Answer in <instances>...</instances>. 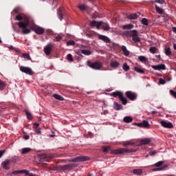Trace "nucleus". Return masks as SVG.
Returning a JSON list of instances; mask_svg holds the SVG:
<instances>
[{"mask_svg": "<svg viewBox=\"0 0 176 176\" xmlns=\"http://www.w3.org/2000/svg\"><path fill=\"white\" fill-rule=\"evenodd\" d=\"M134 69L136 72H138L139 74H144V70L140 67H135Z\"/></svg>", "mask_w": 176, "mask_h": 176, "instance_id": "obj_38", "label": "nucleus"}, {"mask_svg": "<svg viewBox=\"0 0 176 176\" xmlns=\"http://www.w3.org/2000/svg\"><path fill=\"white\" fill-rule=\"evenodd\" d=\"M64 13V9L63 8H60L58 9L57 14L59 20L63 21V14Z\"/></svg>", "mask_w": 176, "mask_h": 176, "instance_id": "obj_17", "label": "nucleus"}, {"mask_svg": "<svg viewBox=\"0 0 176 176\" xmlns=\"http://www.w3.org/2000/svg\"><path fill=\"white\" fill-rule=\"evenodd\" d=\"M128 19L129 20H136V19H138V15H137L136 14H131L128 16Z\"/></svg>", "mask_w": 176, "mask_h": 176, "instance_id": "obj_29", "label": "nucleus"}, {"mask_svg": "<svg viewBox=\"0 0 176 176\" xmlns=\"http://www.w3.org/2000/svg\"><path fill=\"white\" fill-rule=\"evenodd\" d=\"M21 57L26 58V60H31V56H30V54H23Z\"/></svg>", "mask_w": 176, "mask_h": 176, "instance_id": "obj_43", "label": "nucleus"}, {"mask_svg": "<svg viewBox=\"0 0 176 176\" xmlns=\"http://www.w3.org/2000/svg\"><path fill=\"white\" fill-rule=\"evenodd\" d=\"M23 138H24V140H29L30 139V135H24Z\"/></svg>", "mask_w": 176, "mask_h": 176, "instance_id": "obj_59", "label": "nucleus"}, {"mask_svg": "<svg viewBox=\"0 0 176 176\" xmlns=\"http://www.w3.org/2000/svg\"><path fill=\"white\" fill-rule=\"evenodd\" d=\"M20 174V170H14L12 172L11 175H17Z\"/></svg>", "mask_w": 176, "mask_h": 176, "instance_id": "obj_51", "label": "nucleus"}, {"mask_svg": "<svg viewBox=\"0 0 176 176\" xmlns=\"http://www.w3.org/2000/svg\"><path fill=\"white\" fill-rule=\"evenodd\" d=\"M81 53L82 54H85V56H90V54H91V52L89 50H81Z\"/></svg>", "mask_w": 176, "mask_h": 176, "instance_id": "obj_34", "label": "nucleus"}, {"mask_svg": "<svg viewBox=\"0 0 176 176\" xmlns=\"http://www.w3.org/2000/svg\"><path fill=\"white\" fill-rule=\"evenodd\" d=\"M160 124L162 126V127H164L165 129H173L174 127L173 123L167 122L166 121L164 120H162L160 122Z\"/></svg>", "mask_w": 176, "mask_h": 176, "instance_id": "obj_11", "label": "nucleus"}, {"mask_svg": "<svg viewBox=\"0 0 176 176\" xmlns=\"http://www.w3.org/2000/svg\"><path fill=\"white\" fill-rule=\"evenodd\" d=\"M142 124L143 127H145L146 129H149V127L151 126V124L146 120H143L142 122Z\"/></svg>", "mask_w": 176, "mask_h": 176, "instance_id": "obj_28", "label": "nucleus"}, {"mask_svg": "<svg viewBox=\"0 0 176 176\" xmlns=\"http://www.w3.org/2000/svg\"><path fill=\"white\" fill-rule=\"evenodd\" d=\"M165 54H166V56H171V49H170V47H166Z\"/></svg>", "mask_w": 176, "mask_h": 176, "instance_id": "obj_37", "label": "nucleus"}, {"mask_svg": "<svg viewBox=\"0 0 176 176\" xmlns=\"http://www.w3.org/2000/svg\"><path fill=\"white\" fill-rule=\"evenodd\" d=\"M3 87H5V82L0 80V90H3Z\"/></svg>", "mask_w": 176, "mask_h": 176, "instance_id": "obj_50", "label": "nucleus"}, {"mask_svg": "<svg viewBox=\"0 0 176 176\" xmlns=\"http://www.w3.org/2000/svg\"><path fill=\"white\" fill-rule=\"evenodd\" d=\"M142 24H143L144 25H148V19L146 18H143L142 19Z\"/></svg>", "mask_w": 176, "mask_h": 176, "instance_id": "obj_44", "label": "nucleus"}, {"mask_svg": "<svg viewBox=\"0 0 176 176\" xmlns=\"http://www.w3.org/2000/svg\"><path fill=\"white\" fill-rule=\"evenodd\" d=\"M102 25L104 31H109V30H111V28H109V25L108 23H103L102 22V25Z\"/></svg>", "mask_w": 176, "mask_h": 176, "instance_id": "obj_22", "label": "nucleus"}, {"mask_svg": "<svg viewBox=\"0 0 176 176\" xmlns=\"http://www.w3.org/2000/svg\"><path fill=\"white\" fill-rule=\"evenodd\" d=\"M34 127H38L39 126V124L38 123H34Z\"/></svg>", "mask_w": 176, "mask_h": 176, "instance_id": "obj_63", "label": "nucleus"}, {"mask_svg": "<svg viewBox=\"0 0 176 176\" xmlns=\"http://www.w3.org/2000/svg\"><path fill=\"white\" fill-rule=\"evenodd\" d=\"M170 94H171V96H173V97H174V98H176V91L170 89Z\"/></svg>", "mask_w": 176, "mask_h": 176, "instance_id": "obj_49", "label": "nucleus"}, {"mask_svg": "<svg viewBox=\"0 0 176 176\" xmlns=\"http://www.w3.org/2000/svg\"><path fill=\"white\" fill-rule=\"evenodd\" d=\"M36 134H41V129H35Z\"/></svg>", "mask_w": 176, "mask_h": 176, "instance_id": "obj_58", "label": "nucleus"}, {"mask_svg": "<svg viewBox=\"0 0 176 176\" xmlns=\"http://www.w3.org/2000/svg\"><path fill=\"white\" fill-rule=\"evenodd\" d=\"M52 45H46L44 47V53H45L46 56H49L52 53Z\"/></svg>", "mask_w": 176, "mask_h": 176, "instance_id": "obj_16", "label": "nucleus"}, {"mask_svg": "<svg viewBox=\"0 0 176 176\" xmlns=\"http://www.w3.org/2000/svg\"><path fill=\"white\" fill-rule=\"evenodd\" d=\"M29 27L32 31H34L37 35H43L45 34V29L43 28H41V26H38L32 22V23H30Z\"/></svg>", "mask_w": 176, "mask_h": 176, "instance_id": "obj_3", "label": "nucleus"}, {"mask_svg": "<svg viewBox=\"0 0 176 176\" xmlns=\"http://www.w3.org/2000/svg\"><path fill=\"white\" fill-rule=\"evenodd\" d=\"M151 67L153 69H155V71H161V69L164 70L166 69V65L161 64L157 65H152Z\"/></svg>", "mask_w": 176, "mask_h": 176, "instance_id": "obj_14", "label": "nucleus"}, {"mask_svg": "<svg viewBox=\"0 0 176 176\" xmlns=\"http://www.w3.org/2000/svg\"><path fill=\"white\" fill-rule=\"evenodd\" d=\"M155 10L159 14H163L164 13V10L163 8H161L160 7L155 5Z\"/></svg>", "mask_w": 176, "mask_h": 176, "instance_id": "obj_25", "label": "nucleus"}, {"mask_svg": "<svg viewBox=\"0 0 176 176\" xmlns=\"http://www.w3.org/2000/svg\"><path fill=\"white\" fill-rule=\"evenodd\" d=\"M54 98L56 100H58L59 101H64V98L63 96L58 95V94H54L53 95Z\"/></svg>", "mask_w": 176, "mask_h": 176, "instance_id": "obj_31", "label": "nucleus"}, {"mask_svg": "<svg viewBox=\"0 0 176 176\" xmlns=\"http://www.w3.org/2000/svg\"><path fill=\"white\" fill-rule=\"evenodd\" d=\"M78 9L81 10L82 12L86 10V12H89V10L90 9L89 6L84 5V4H79L78 6Z\"/></svg>", "mask_w": 176, "mask_h": 176, "instance_id": "obj_18", "label": "nucleus"}, {"mask_svg": "<svg viewBox=\"0 0 176 176\" xmlns=\"http://www.w3.org/2000/svg\"><path fill=\"white\" fill-rule=\"evenodd\" d=\"M110 67L112 68H118V67H119V63H118V61H113L110 63Z\"/></svg>", "mask_w": 176, "mask_h": 176, "instance_id": "obj_30", "label": "nucleus"}, {"mask_svg": "<svg viewBox=\"0 0 176 176\" xmlns=\"http://www.w3.org/2000/svg\"><path fill=\"white\" fill-rule=\"evenodd\" d=\"M10 50H14L16 53H19L20 50H19L17 48L14 47L12 45H10L8 47Z\"/></svg>", "mask_w": 176, "mask_h": 176, "instance_id": "obj_40", "label": "nucleus"}, {"mask_svg": "<svg viewBox=\"0 0 176 176\" xmlns=\"http://www.w3.org/2000/svg\"><path fill=\"white\" fill-rule=\"evenodd\" d=\"M137 152L136 150L127 148H118L112 151L113 155H123L124 153H133Z\"/></svg>", "mask_w": 176, "mask_h": 176, "instance_id": "obj_4", "label": "nucleus"}, {"mask_svg": "<svg viewBox=\"0 0 176 176\" xmlns=\"http://www.w3.org/2000/svg\"><path fill=\"white\" fill-rule=\"evenodd\" d=\"M20 174H25V175H30V171L28 170L23 169L20 170Z\"/></svg>", "mask_w": 176, "mask_h": 176, "instance_id": "obj_39", "label": "nucleus"}, {"mask_svg": "<svg viewBox=\"0 0 176 176\" xmlns=\"http://www.w3.org/2000/svg\"><path fill=\"white\" fill-rule=\"evenodd\" d=\"M87 160H89V157H85V156H80L77 158H74L73 160H64L65 163H67L68 162H87Z\"/></svg>", "mask_w": 176, "mask_h": 176, "instance_id": "obj_8", "label": "nucleus"}, {"mask_svg": "<svg viewBox=\"0 0 176 176\" xmlns=\"http://www.w3.org/2000/svg\"><path fill=\"white\" fill-rule=\"evenodd\" d=\"M159 82H160V85H165L166 80H164L163 78H160Z\"/></svg>", "mask_w": 176, "mask_h": 176, "instance_id": "obj_52", "label": "nucleus"}, {"mask_svg": "<svg viewBox=\"0 0 176 176\" xmlns=\"http://www.w3.org/2000/svg\"><path fill=\"white\" fill-rule=\"evenodd\" d=\"M20 159V157H19L18 156H13L12 157V163H16V162H17V160H19Z\"/></svg>", "mask_w": 176, "mask_h": 176, "instance_id": "obj_46", "label": "nucleus"}, {"mask_svg": "<svg viewBox=\"0 0 176 176\" xmlns=\"http://www.w3.org/2000/svg\"><path fill=\"white\" fill-rule=\"evenodd\" d=\"M150 142H151V139L144 138L140 141V145H148V144H149Z\"/></svg>", "mask_w": 176, "mask_h": 176, "instance_id": "obj_20", "label": "nucleus"}, {"mask_svg": "<svg viewBox=\"0 0 176 176\" xmlns=\"http://www.w3.org/2000/svg\"><path fill=\"white\" fill-rule=\"evenodd\" d=\"M76 167H78V164L76 163H72L66 165L58 166L57 168L58 170L65 171L67 170H72V168H75Z\"/></svg>", "mask_w": 176, "mask_h": 176, "instance_id": "obj_6", "label": "nucleus"}, {"mask_svg": "<svg viewBox=\"0 0 176 176\" xmlns=\"http://www.w3.org/2000/svg\"><path fill=\"white\" fill-rule=\"evenodd\" d=\"M90 25L91 27H96L97 28V30H100V27H101V25H102V21H91L90 22Z\"/></svg>", "mask_w": 176, "mask_h": 176, "instance_id": "obj_12", "label": "nucleus"}, {"mask_svg": "<svg viewBox=\"0 0 176 176\" xmlns=\"http://www.w3.org/2000/svg\"><path fill=\"white\" fill-rule=\"evenodd\" d=\"M88 65L89 67H90V68H92V69L100 70L101 69V68H102V63L98 61H96L92 63H89Z\"/></svg>", "mask_w": 176, "mask_h": 176, "instance_id": "obj_7", "label": "nucleus"}, {"mask_svg": "<svg viewBox=\"0 0 176 176\" xmlns=\"http://www.w3.org/2000/svg\"><path fill=\"white\" fill-rule=\"evenodd\" d=\"M5 153V150H1L0 151V159L3 156V154Z\"/></svg>", "mask_w": 176, "mask_h": 176, "instance_id": "obj_56", "label": "nucleus"}, {"mask_svg": "<svg viewBox=\"0 0 176 176\" xmlns=\"http://www.w3.org/2000/svg\"><path fill=\"white\" fill-rule=\"evenodd\" d=\"M122 108H123V106H122V104H120L118 102H114V109L116 111H119V109H122Z\"/></svg>", "mask_w": 176, "mask_h": 176, "instance_id": "obj_27", "label": "nucleus"}, {"mask_svg": "<svg viewBox=\"0 0 176 176\" xmlns=\"http://www.w3.org/2000/svg\"><path fill=\"white\" fill-rule=\"evenodd\" d=\"M111 96H113V97H119V99L120 100L123 105H126L127 104V99L124 98V96L123 95V93H122V91H116L115 92H113L111 94Z\"/></svg>", "mask_w": 176, "mask_h": 176, "instance_id": "obj_5", "label": "nucleus"}, {"mask_svg": "<svg viewBox=\"0 0 176 176\" xmlns=\"http://www.w3.org/2000/svg\"><path fill=\"white\" fill-rule=\"evenodd\" d=\"M122 68L124 69V71H129V69H130V67L127 65V63H124Z\"/></svg>", "mask_w": 176, "mask_h": 176, "instance_id": "obj_41", "label": "nucleus"}, {"mask_svg": "<svg viewBox=\"0 0 176 176\" xmlns=\"http://www.w3.org/2000/svg\"><path fill=\"white\" fill-rule=\"evenodd\" d=\"M166 167H167V166H164L160 167V168H153V171H162V170H164V168H166Z\"/></svg>", "mask_w": 176, "mask_h": 176, "instance_id": "obj_42", "label": "nucleus"}, {"mask_svg": "<svg viewBox=\"0 0 176 176\" xmlns=\"http://www.w3.org/2000/svg\"><path fill=\"white\" fill-rule=\"evenodd\" d=\"M67 45H75V41L74 40H70L67 43Z\"/></svg>", "mask_w": 176, "mask_h": 176, "instance_id": "obj_53", "label": "nucleus"}, {"mask_svg": "<svg viewBox=\"0 0 176 176\" xmlns=\"http://www.w3.org/2000/svg\"><path fill=\"white\" fill-rule=\"evenodd\" d=\"M164 162L160 161L155 164V167H160V166H162L164 164Z\"/></svg>", "mask_w": 176, "mask_h": 176, "instance_id": "obj_45", "label": "nucleus"}, {"mask_svg": "<svg viewBox=\"0 0 176 176\" xmlns=\"http://www.w3.org/2000/svg\"><path fill=\"white\" fill-rule=\"evenodd\" d=\"M129 145H134V143L129 141L123 143V146H129Z\"/></svg>", "mask_w": 176, "mask_h": 176, "instance_id": "obj_47", "label": "nucleus"}, {"mask_svg": "<svg viewBox=\"0 0 176 176\" xmlns=\"http://www.w3.org/2000/svg\"><path fill=\"white\" fill-rule=\"evenodd\" d=\"M149 52H151L153 54L157 52V48L156 47H151L149 48Z\"/></svg>", "mask_w": 176, "mask_h": 176, "instance_id": "obj_36", "label": "nucleus"}, {"mask_svg": "<svg viewBox=\"0 0 176 176\" xmlns=\"http://www.w3.org/2000/svg\"><path fill=\"white\" fill-rule=\"evenodd\" d=\"M109 149V147H102L103 152H108V150Z\"/></svg>", "mask_w": 176, "mask_h": 176, "instance_id": "obj_57", "label": "nucleus"}, {"mask_svg": "<svg viewBox=\"0 0 176 176\" xmlns=\"http://www.w3.org/2000/svg\"><path fill=\"white\" fill-rule=\"evenodd\" d=\"M25 113L27 116V119H28L29 120H31L32 119V114H31L30 111H28V110H25Z\"/></svg>", "mask_w": 176, "mask_h": 176, "instance_id": "obj_32", "label": "nucleus"}, {"mask_svg": "<svg viewBox=\"0 0 176 176\" xmlns=\"http://www.w3.org/2000/svg\"><path fill=\"white\" fill-rule=\"evenodd\" d=\"M172 31H173L175 34H176V27H173V28H172Z\"/></svg>", "mask_w": 176, "mask_h": 176, "instance_id": "obj_62", "label": "nucleus"}, {"mask_svg": "<svg viewBox=\"0 0 176 176\" xmlns=\"http://www.w3.org/2000/svg\"><path fill=\"white\" fill-rule=\"evenodd\" d=\"M123 30H131L132 28H134V25L129 23L127 25H124L122 27Z\"/></svg>", "mask_w": 176, "mask_h": 176, "instance_id": "obj_23", "label": "nucleus"}, {"mask_svg": "<svg viewBox=\"0 0 176 176\" xmlns=\"http://www.w3.org/2000/svg\"><path fill=\"white\" fill-rule=\"evenodd\" d=\"M123 121L124 123H131V122H133V118L130 116H126L124 118Z\"/></svg>", "mask_w": 176, "mask_h": 176, "instance_id": "obj_24", "label": "nucleus"}, {"mask_svg": "<svg viewBox=\"0 0 176 176\" xmlns=\"http://www.w3.org/2000/svg\"><path fill=\"white\" fill-rule=\"evenodd\" d=\"M133 173L135 175H141V174H142V170H141V169H134L133 170Z\"/></svg>", "mask_w": 176, "mask_h": 176, "instance_id": "obj_33", "label": "nucleus"}, {"mask_svg": "<svg viewBox=\"0 0 176 176\" xmlns=\"http://www.w3.org/2000/svg\"><path fill=\"white\" fill-rule=\"evenodd\" d=\"M122 50L124 56H129V54H130V52H129V50H127V47H126V46L122 45Z\"/></svg>", "mask_w": 176, "mask_h": 176, "instance_id": "obj_26", "label": "nucleus"}, {"mask_svg": "<svg viewBox=\"0 0 176 176\" xmlns=\"http://www.w3.org/2000/svg\"><path fill=\"white\" fill-rule=\"evenodd\" d=\"M19 8H16L14 9V13H19Z\"/></svg>", "mask_w": 176, "mask_h": 176, "instance_id": "obj_60", "label": "nucleus"}, {"mask_svg": "<svg viewBox=\"0 0 176 176\" xmlns=\"http://www.w3.org/2000/svg\"><path fill=\"white\" fill-rule=\"evenodd\" d=\"M16 20L20 21L16 23V24L18 25L19 28L21 30L22 34L27 35V34H30L31 32V29L28 28L31 23L28 17L24 14H19L16 16Z\"/></svg>", "mask_w": 176, "mask_h": 176, "instance_id": "obj_1", "label": "nucleus"}, {"mask_svg": "<svg viewBox=\"0 0 176 176\" xmlns=\"http://www.w3.org/2000/svg\"><path fill=\"white\" fill-rule=\"evenodd\" d=\"M149 155L150 156H153L156 155V151H150Z\"/></svg>", "mask_w": 176, "mask_h": 176, "instance_id": "obj_55", "label": "nucleus"}, {"mask_svg": "<svg viewBox=\"0 0 176 176\" xmlns=\"http://www.w3.org/2000/svg\"><path fill=\"white\" fill-rule=\"evenodd\" d=\"M99 39L100 41H103V42H105V43H111V39L108 38V36H104V35H99L98 36Z\"/></svg>", "mask_w": 176, "mask_h": 176, "instance_id": "obj_15", "label": "nucleus"}, {"mask_svg": "<svg viewBox=\"0 0 176 176\" xmlns=\"http://www.w3.org/2000/svg\"><path fill=\"white\" fill-rule=\"evenodd\" d=\"M28 176H37V175L34 173H30Z\"/></svg>", "mask_w": 176, "mask_h": 176, "instance_id": "obj_64", "label": "nucleus"}, {"mask_svg": "<svg viewBox=\"0 0 176 176\" xmlns=\"http://www.w3.org/2000/svg\"><path fill=\"white\" fill-rule=\"evenodd\" d=\"M125 96L131 100V101H134L137 100V94L135 92H133L131 91H128L125 93Z\"/></svg>", "mask_w": 176, "mask_h": 176, "instance_id": "obj_9", "label": "nucleus"}, {"mask_svg": "<svg viewBox=\"0 0 176 176\" xmlns=\"http://www.w3.org/2000/svg\"><path fill=\"white\" fill-rule=\"evenodd\" d=\"M9 164H10V160H6L1 162V167L4 168V170H9L10 168Z\"/></svg>", "mask_w": 176, "mask_h": 176, "instance_id": "obj_13", "label": "nucleus"}, {"mask_svg": "<svg viewBox=\"0 0 176 176\" xmlns=\"http://www.w3.org/2000/svg\"><path fill=\"white\" fill-rule=\"evenodd\" d=\"M32 151L31 148H23L21 152V155H27V153H30Z\"/></svg>", "mask_w": 176, "mask_h": 176, "instance_id": "obj_21", "label": "nucleus"}, {"mask_svg": "<svg viewBox=\"0 0 176 176\" xmlns=\"http://www.w3.org/2000/svg\"><path fill=\"white\" fill-rule=\"evenodd\" d=\"M67 59L68 60V61H74V58H72V54H67Z\"/></svg>", "mask_w": 176, "mask_h": 176, "instance_id": "obj_48", "label": "nucleus"}, {"mask_svg": "<svg viewBox=\"0 0 176 176\" xmlns=\"http://www.w3.org/2000/svg\"><path fill=\"white\" fill-rule=\"evenodd\" d=\"M124 35L125 36H130L132 37V41L136 43V42H140L141 40L138 36V31L136 30L125 31L124 32Z\"/></svg>", "mask_w": 176, "mask_h": 176, "instance_id": "obj_2", "label": "nucleus"}, {"mask_svg": "<svg viewBox=\"0 0 176 176\" xmlns=\"http://www.w3.org/2000/svg\"><path fill=\"white\" fill-rule=\"evenodd\" d=\"M155 2H157V3H160V5H163V3H164V0H155Z\"/></svg>", "mask_w": 176, "mask_h": 176, "instance_id": "obj_54", "label": "nucleus"}, {"mask_svg": "<svg viewBox=\"0 0 176 176\" xmlns=\"http://www.w3.org/2000/svg\"><path fill=\"white\" fill-rule=\"evenodd\" d=\"M63 39V35L61 34H54V42H60Z\"/></svg>", "mask_w": 176, "mask_h": 176, "instance_id": "obj_19", "label": "nucleus"}, {"mask_svg": "<svg viewBox=\"0 0 176 176\" xmlns=\"http://www.w3.org/2000/svg\"><path fill=\"white\" fill-rule=\"evenodd\" d=\"M138 60H140L141 63H146V61H148V60L146 59V57L144 56H140L138 57Z\"/></svg>", "mask_w": 176, "mask_h": 176, "instance_id": "obj_35", "label": "nucleus"}, {"mask_svg": "<svg viewBox=\"0 0 176 176\" xmlns=\"http://www.w3.org/2000/svg\"><path fill=\"white\" fill-rule=\"evenodd\" d=\"M136 125H138V127H143L142 122L138 123Z\"/></svg>", "mask_w": 176, "mask_h": 176, "instance_id": "obj_61", "label": "nucleus"}, {"mask_svg": "<svg viewBox=\"0 0 176 176\" xmlns=\"http://www.w3.org/2000/svg\"><path fill=\"white\" fill-rule=\"evenodd\" d=\"M20 71H21V72H23L24 74H27V75H34V72L31 68L28 67L21 66Z\"/></svg>", "mask_w": 176, "mask_h": 176, "instance_id": "obj_10", "label": "nucleus"}]
</instances>
